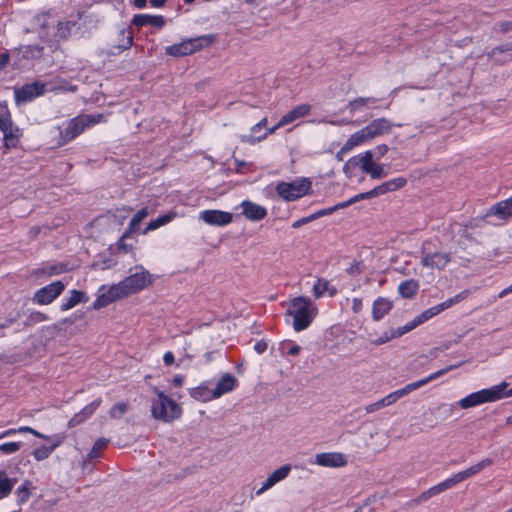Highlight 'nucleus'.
Masks as SVG:
<instances>
[{
  "label": "nucleus",
  "instance_id": "nucleus-1",
  "mask_svg": "<svg viewBox=\"0 0 512 512\" xmlns=\"http://www.w3.org/2000/svg\"><path fill=\"white\" fill-rule=\"evenodd\" d=\"M318 309L308 297L299 296L291 300L287 314L293 318V329L297 332L310 326Z\"/></svg>",
  "mask_w": 512,
  "mask_h": 512
},
{
  "label": "nucleus",
  "instance_id": "nucleus-2",
  "mask_svg": "<svg viewBox=\"0 0 512 512\" xmlns=\"http://www.w3.org/2000/svg\"><path fill=\"white\" fill-rule=\"evenodd\" d=\"M154 392L157 398L151 402L152 417L165 423H171L178 419L182 414L181 407L158 388L155 387Z\"/></svg>",
  "mask_w": 512,
  "mask_h": 512
},
{
  "label": "nucleus",
  "instance_id": "nucleus-3",
  "mask_svg": "<svg viewBox=\"0 0 512 512\" xmlns=\"http://www.w3.org/2000/svg\"><path fill=\"white\" fill-rule=\"evenodd\" d=\"M135 272L117 283L123 297L135 294L153 283V276L142 265L134 267Z\"/></svg>",
  "mask_w": 512,
  "mask_h": 512
},
{
  "label": "nucleus",
  "instance_id": "nucleus-4",
  "mask_svg": "<svg viewBox=\"0 0 512 512\" xmlns=\"http://www.w3.org/2000/svg\"><path fill=\"white\" fill-rule=\"evenodd\" d=\"M508 387V383L501 382L498 385L469 394L459 401L462 409H468L483 403L494 402L502 399V392Z\"/></svg>",
  "mask_w": 512,
  "mask_h": 512
},
{
  "label": "nucleus",
  "instance_id": "nucleus-5",
  "mask_svg": "<svg viewBox=\"0 0 512 512\" xmlns=\"http://www.w3.org/2000/svg\"><path fill=\"white\" fill-rule=\"evenodd\" d=\"M204 43L205 45L210 43L208 36L185 39L178 44L168 46L166 48V53L173 57H183L200 50L204 46Z\"/></svg>",
  "mask_w": 512,
  "mask_h": 512
},
{
  "label": "nucleus",
  "instance_id": "nucleus-6",
  "mask_svg": "<svg viewBox=\"0 0 512 512\" xmlns=\"http://www.w3.org/2000/svg\"><path fill=\"white\" fill-rule=\"evenodd\" d=\"M311 182L308 179L293 182H281L277 185L276 191L280 197L287 201H294L308 193Z\"/></svg>",
  "mask_w": 512,
  "mask_h": 512
},
{
  "label": "nucleus",
  "instance_id": "nucleus-7",
  "mask_svg": "<svg viewBox=\"0 0 512 512\" xmlns=\"http://www.w3.org/2000/svg\"><path fill=\"white\" fill-rule=\"evenodd\" d=\"M351 161H355V164L360 166V169L370 175L373 179H381L386 177L387 173L384 170L383 165L378 164L374 161V153L371 150L365 151L363 154L359 155L356 158H352L345 166V168L351 163Z\"/></svg>",
  "mask_w": 512,
  "mask_h": 512
},
{
  "label": "nucleus",
  "instance_id": "nucleus-8",
  "mask_svg": "<svg viewBox=\"0 0 512 512\" xmlns=\"http://www.w3.org/2000/svg\"><path fill=\"white\" fill-rule=\"evenodd\" d=\"M45 90L46 83L41 81H35L33 83L23 85L22 87L15 89V101L17 104L27 103L36 97L43 95Z\"/></svg>",
  "mask_w": 512,
  "mask_h": 512
},
{
  "label": "nucleus",
  "instance_id": "nucleus-9",
  "mask_svg": "<svg viewBox=\"0 0 512 512\" xmlns=\"http://www.w3.org/2000/svg\"><path fill=\"white\" fill-rule=\"evenodd\" d=\"M65 289L62 281H56L36 291L33 301L40 305L53 302Z\"/></svg>",
  "mask_w": 512,
  "mask_h": 512
},
{
  "label": "nucleus",
  "instance_id": "nucleus-10",
  "mask_svg": "<svg viewBox=\"0 0 512 512\" xmlns=\"http://www.w3.org/2000/svg\"><path fill=\"white\" fill-rule=\"evenodd\" d=\"M451 259V254L447 252H423L420 263L426 268L443 270L451 262Z\"/></svg>",
  "mask_w": 512,
  "mask_h": 512
},
{
  "label": "nucleus",
  "instance_id": "nucleus-11",
  "mask_svg": "<svg viewBox=\"0 0 512 512\" xmlns=\"http://www.w3.org/2000/svg\"><path fill=\"white\" fill-rule=\"evenodd\" d=\"M133 43L132 32L127 29H120L118 31V39L112 40L108 45L106 53L108 55H119L124 50L129 49Z\"/></svg>",
  "mask_w": 512,
  "mask_h": 512
},
{
  "label": "nucleus",
  "instance_id": "nucleus-12",
  "mask_svg": "<svg viewBox=\"0 0 512 512\" xmlns=\"http://www.w3.org/2000/svg\"><path fill=\"white\" fill-rule=\"evenodd\" d=\"M199 219L210 226H226L232 222L233 215L221 210H204L200 212Z\"/></svg>",
  "mask_w": 512,
  "mask_h": 512
},
{
  "label": "nucleus",
  "instance_id": "nucleus-13",
  "mask_svg": "<svg viewBox=\"0 0 512 512\" xmlns=\"http://www.w3.org/2000/svg\"><path fill=\"white\" fill-rule=\"evenodd\" d=\"M105 289V286H102L99 290V295L97 296L96 300L93 302V309L99 310L103 307L108 306L112 302L123 299V295L121 294V291L118 290L117 284H114L110 286L106 291L101 292Z\"/></svg>",
  "mask_w": 512,
  "mask_h": 512
},
{
  "label": "nucleus",
  "instance_id": "nucleus-14",
  "mask_svg": "<svg viewBox=\"0 0 512 512\" xmlns=\"http://www.w3.org/2000/svg\"><path fill=\"white\" fill-rule=\"evenodd\" d=\"M392 127L393 124L387 118H377L363 128L371 141L376 137L389 134L392 131Z\"/></svg>",
  "mask_w": 512,
  "mask_h": 512
},
{
  "label": "nucleus",
  "instance_id": "nucleus-15",
  "mask_svg": "<svg viewBox=\"0 0 512 512\" xmlns=\"http://www.w3.org/2000/svg\"><path fill=\"white\" fill-rule=\"evenodd\" d=\"M315 463L323 467H342L347 464L346 456L339 452L319 453L315 456Z\"/></svg>",
  "mask_w": 512,
  "mask_h": 512
},
{
  "label": "nucleus",
  "instance_id": "nucleus-16",
  "mask_svg": "<svg viewBox=\"0 0 512 512\" xmlns=\"http://www.w3.org/2000/svg\"><path fill=\"white\" fill-rule=\"evenodd\" d=\"M87 127L82 115L71 119L60 135L63 143H67L80 135Z\"/></svg>",
  "mask_w": 512,
  "mask_h": 512
},
{
  "label": "nucleus",
  "instance_id": "nucleus-17",
  "mask_svg": "<svg viewBox=\"0 0 512 512\" xmlns=\"http://www.w3.org/2000/svg\"><path fill=\"white\" fill-rule=\"evenodd\" d=\"M237 379L230 373L224 374L216 383L215 388L212 390V397L214 399L220 398L222 395L229 393L237 386Z\"/></svg>",
  "mask_w": 512,
  "mask_h": 512
},
{
  "label": "nucleus",
  "instance_id": "nucleus-18",
  "mask_svg": "<svg viewBox=\"0 0 512 512\" xmlns=\"http://www.w3.org/2000/svg\"><path fill=\"white\" fill-rule=\"evenodd\" d=\"M3 132L4 146L6 149L15 148L18 145L21 137L20 129L15 126L10 119L3 127L0 128Z\"/></svg>",
  "mask_w": 512,
  "mask_h": 512
},
{
  "label": "nucleus",
  "instance_id": "nucleus-19",
  "mask_svg": "<svg viewBox=\"0 0 512 512\" xmlns=\"http://www.w3.org/2000/svg\"><path fill=\"white\" fill-rule=\"evenodd\" d=\"M241 207L243 215L250 221H260L267 215L265 207L248 200L243 201Z\"/></svg>",
  "mask_w": 512,
  "mask_h": 512
},
{
  "label": "nucleus",
  "instance_id": "nucleus-20",
  "mask_svg": "<svg viewBox=\"0 0 512 512\" xmlns=\"http://www.w3.org/2000/svg\"><path fill=\"white\" fill-rule=\"evenodd\" d=\"M492 463H493L492 459L485 458V459L479 461L478 463L472 465L471 467L456 473L455 475L452 476V478L455 481V484H458V483L464 481L465 479H468V478L480 473L486 467L491 466Z\"/></svg>",
  "mask_w": 512,
  "mask_h": 512
},
{
  "label": "nucleus",
  "instance_id": "nucleus-21",
  "mask_svg": "<svg viewBox=\"0 0 512 512\" xmlns=\"http://www.w3.org/2000/svg\"><path fill=\"white\" fill-rule=\"evenodd\" d=\"M407 183V180L404 177H398L389 181H386L382 183L381 185L373 188L370 190V194H372L373 197H377L383 194H386L391 191L398 190L405 186Z\"/></svg>",
  "mask_w": 512,
  "mask_h": 512
},
{
  "label": "nucleus",
  "instance_id": "nucleus-22",
  "mask_svg": "<svg viewBox=\"0 0 512 512\" xmlns=\"http://www.w3.org/2000/svg\"><path fill=\"white\" fill-rule=\"evenodd\" d=\"M311 105L300 104L284 114L280 119V125H287L310 114Z\"/></svg>",
  "mask_w": 512,
  "mask_h": 512
},
{
  "label": "nucleus",
  "instance_id": "nucleus-23",
  "mask_svg": "<svg viewBox=\"0 0 512 512\" xmlns=\"http://www.w3.org/2000/svg\"><path fill=\"white\" fill-rule=\"evenodd\" d=\"M132 23L139 27L151 25L162 28L165 25V19L160 15L137 14L133 17Z\"/></svg>",
  "mask_w": 512,
  "mask_h": 512
},
{
  "label": "nucleus",
  "instance_id": "nucleus-24",
  "mask_svg": "<svg viewBox=\"0 0 512 512\" xmlns=\"http://www.w3.org/2000/svg\"><path fill=\"white\" fill-rule=\"evenodd\" d=\"M393 307V302L387 298L379 297L373 302L372 306V317L375 321H379L382 319L386 314L389 313V311Z\"/></svg>",
  "mask_w": 512,
  "mask_h": 512
},
{
  "label": "nucleus",
  "instance_id": "nucleus-25",
  "mask_svg": "<svg viewBox=\"0 0 512 512\" xmlns=\"http://www.w3.org/2000/svg\"><path fill=\"white\" fill-rule=\"evenodd\" d=\"M488 215H495L501 219L512 217V196L493 205L490 208Z\"/></svg>",
  "mask_w": 512,
  "mask_h": 512
},
{
  "label": "nucleus",
  "instance_id": "nucleus-26",
  "mask_svg": "<svg viewBox=\"0 0 512 512\" xmlns=\"http://www.w3.org/2000/svg\"><path fill=\"white\" fill-rule=\"evenodd\" d=\"M369 138L367 136V133L365 132V129L362 128L359 131L353 133L347 141L344 143V145L341 147V152H349L356 146L362 145L366 142H369Z\"/></svg>",
  "mask_w": 512,
  "mask_h": 512
},
{
  "label": "nucleus",
  "instance_id": "nucleus-27",
  "mask_svg": "<svg viewBox=\"0 0 512 512\" xmlns=\"http://www.w3.org/2000/svg\"><path fill=\"white\" fill-rule=\"evenodd\" d=\"M89 297L82 291L72 290L70 296L65 298L61 304V310L67 311L79 303H86Z\"/></svg>",
  "mask_w": 512,
  "mask_h": 512
},
{
  "label": "nucleus",
  "instance_id": "nucleus-28",
  "mask_svg": "<svg viewBox=\"0 0 512 512\" xmlns=\"http://www.w3.org/2000/svg\"><path fill=\"white\" fill-rule=\"evenodd\" d=\"M100 403H101V400L96 399L93 402H91L90 404H88L87 406H85L80 413L76 414L69 421V425L70 426L78 425L81 422H83L84 420H86L87 418H89L99 407Z\"/></svg>",
  "mask_w": 512,
  "mask_h": 512
},
{
  "label": "nucleus",
  "instance_id": "nucleus-29",
  "mask_svg": "<svg viewBox=\"0 0 512 512\" xmlns=\"http://www.w3.org/2000/svg\"><path fill=\"white\" fill-rule=\"evenodd\" d=\"M35 489L32 481L24 480L22 484L16 489L15 496L18 505L25 504L32 495V491Z\"/></svg>",
  "mask_w": 512,
  "mask_h": 512
},
{
  "label": "nucleus",
  "instance_id": "nucleus-30",
  "mask_svg": "<svg viewBox=\"0 0 512 512\" xmlns=\"http://www.w3.org/2000/svg\"><path fill=\"white\" fill-rule=\"evenodd\" d=\"M313 295L315 298H321L326 292L329 296H334L337 293V289L330 285L329 281L323 278H319L313 286Z\"/></svg>",
  "mask_w": 512,
  "mask_h": 512
},
{
  "label": "nucleus",
  "instance_id": "nucleus-31",
  "mask_svg": "<svg viewBox=\"0 0 512 512\" xmlns=\"http://www.w3.org/2000/svg\"><path fill=\"white\" fill-rule=\"evenodd\" d=\"M178 214L174 211H170L167 214L161 215L157 217L156 219L151 220L148 225L146 226L144 230V234H146L149 231H153L155 229H158L161 226H164L168 223H170L172 220L177 218Z\"/></svg>",
  "mask_w": 512,
  "mask_h": 512
},
{
  "label": "nucleus",
  "instance_id": "nucleus-32",
  "mask_svg": "<svg viewBox=\"0 0 512 512\" xmlns=\"http://www.w3.org/2000/svg\"><path fill=\"white\" fill-rule=\"evenodd\" d=\"M16 482V478H10L5 471L0 470V500L11 493Z\"/></svg>",
  "mask_w": 512,
  "mask_h": 512
},
{
  "label": "nucleus",
  "instance_id": "nucleus-33",
  "mask_svg": "<svg viewBox=\"0 0 512 512\" xmlns=\"http://www.w3.org/2000/svg\"><path fill=\"white\" fill-rule=\"evenodd\" d=\"M44 48L39 45L21 46L17 50V54H21L24 59H37L43 55Z\"/></svg>",
  "mask_w": 512,
  "mask_h": 512
},
{
  "label": "nucleus",
  "instance_id": "nucleus-34",
  "mask_svg": "<svg viewBox=\"0 0 512 512\" xmlns=\"http://www.w3.org/2000/svg\"><path fill=\"white\" fill-rule=\"evenodd\" d=\"M416 389H417V385L413 384V383H410V384L406 385L405 387H403L401 389H398L396 391L391 392L390 394H388L384 398H385L386 403L388 404V406H390L393 403H395L398 399L408 395L410 392H412V391H414Z\"/></svg>",
  "mask_w": 512,
  "mask_h": 512
},
{
  "label": "nucleus",
  "instance_id": "nucleus-35",
  "mask_svg": "<svg viewBox=\"0 0 512 512\" xmlns=\"http://www.w3.org/2000/svg\"><path fill=\"white\" fill-rule=\"evenodd\" d=\"M418 288H419V285H418L417 281L407 280V281L402 282L399 285L398 291H399L400 295L403 296L404 298H412L417 293Z\"/></svg>",
  "mask_w": 512,
  "mask_h": 512
},
{
  "label": "nucleus",
  "instance_id": "nucleus-36",
  "mask_svg": "<svg viewBox=\"0 0 512 512\" xmlns=\"http://www.w3.org/2000/svg\"><path fill=\"white\" fill-rule=\"evenodd\" d=\"M149 215L148 208L144 207L140 209L131 219L126 236H131L138 228L140 223Z\"/></svg>",
  "mask_w": 512,
  "mask_h": 512
},
{
  "label": "nucleus",
  "instance_id": "nucleus-37",
  "mask_svg": "<svg viewBox=\"0 0 512 512\" xmlns=\"http://www.w3.org/2000/svg\"><path fill=\"white\" fill-rule=\"evenodd\" d=\"M284 125H280V121L273 127L269 128L267 132H265L263 135L255 137L254 135H241L240 139L243 143H249L251 145H254L257 142H260L264 140L268 134H273L278 130L279 128L283 127Z\"/></svg>",
  "mask_w": 512,
  "mask_h": 512
},
{
  "label": "nucleus",
  "instance_id": "nucleus-38",
  "mask_svg": "<svg viewBox=\"0 0 512 512\" xmlns=\"http://www.w3.org/2000/svg\"><path fill=\"white\" fill-rule=\"evenodd\" d=\"M191 396L193 398H195L196 400L203 401V402H206V401H209L211 399H214L212 397V390H210L208 388V386L205 385V384H202V385L194 388L191 391Z\"/></svg>",
  "mask_w": 512,
  "mask_h": 512
},
{
  "label": "nucleus",
  "instance_id": "nucleus-39",
  "mask_svg": "<svg viewBox=\"0 0 512 512\" xmlns=\"http://www.w3.org/2000/svg\"><path fill=\"white\" fill-rule=\"evenodd\" d=\"M462 363H458V364H454V365H450L444 369H441V370H438L437 372L435 373H432L431 375H429L428 377L422 379V380H419V381H416V382H413V384H416L417 385V389L420 388L421 386L435 380L436 378L444 375L445 373L459 367Z\"/></svg>",
  "mask_w": 512,
  "mask_h": 512
},
{
  "label": "nucleus",
  "instance_id": "nucleus-40",
  "mask_svg": "<svg viewBox=\"0 0 512 512\" xmlns=\"http://www.w3.org/2000/svg\"><path fill=\"white\" fill-rule=\"evenodd\" d=\"M376 102V99L373 97H359L356 98L348 103L347 108L351 113H354L355 111L369 105L374 104Z\"/></svg>",
  "mask_w": 512,
  "mask_h": 512
},
{
  "label": "nucleus",
  "instance_id": "nucleus-41",
  "mask_svg": "<svg viewBox=\"0 0 512 512\" xmlns=\"http://www.w3.org/2000/svg\"><path fill=\"white\" fill-rule=\"evenodd\" d=\"M16 433H31L36 437L43 438V439H49L48 436H46L28 426H22V427H19L18 429H8V430L4 431L3 433H1L0 436L5 438L7 436H11Z\"/></svg>",
  "mask_w": 512,
  "mask_h": 512
},
{
  "label": "nucleus",
  "instance_id": "nucleus-42",
  "mask_svg": "<svg viewBox=\"0 0 512 512\" xmlns=\"http://www.w3.org/2000/svg\"><path fill=\"white\" fill-rule=\"evenodd\" d=\"M74 21H60L57 25V36L62 39L66 40L71 34L72 28L75 26Z\"/></svg>",
  "mask_w": 512,
  "mask_h": 512
},
{
  "label": "nucleus",
  "instance_id": "nucleus-43",
  "mask_svg": "<svg viewBox=\"0 0 512 512\" xmlns=\"http://www.w3.org/2000/svg\"><path fill=\"white\" fill-rule=\"evenodd\" d=\"M455 485H456L455 481L451 477V478H448L445 481L429 488L428 491H429L430 496L434 497V496L442 493L443 491L452 488Z\"/></svg>",
  "mask_w": 512,
  "mask_h": 512
},
{
  "label": "nucleus",
  "instance_id": "nucleus-44",
  "mask_svg": "<svg viewBox=\"0 0 512 512\" xmlns=\"http://www.w3.org/2000/svg\"><path fill=\"white\" fill-rule=\"evenodd\" d=\"M290 465H283L272 472L268 477L276 485L278 482L284 480L290 473Z\"/></svg>",
  "mask_w": 512,
  "mask_h": 512
},
{
  "label": "nucleus",
  "instance_id": "nucleus-45",
  "mask_svg": "<svg viewBox=\"0 0 512 512\" xmlns=\"http://www.w3.org/2000/svg\"><path fill=\"white\" fill-rule=\"evenodd\" d=\"M60 442H54L51 447L42 446L34 450L33 456L36 460L41 461L49 457L52 451L59 446Z\"/></svg>",
  "mask_w": 512,
  "mask_h": 512
},
{
  "label": "nucleus",
  "instance_id": "nucleus-46",
  "mask_svg": "<svg viewBox=\"0 0 512 512\" xmlns=\"http://www.w3.org/2000/svg\"><path fill=\"white\" fill-rule=\"evenodd\" d=\"M470 294V291L469 290H463L462 292H460L459 294H457L456 296L440 303V309H442L443 311L452 307L453 305L457 304V303H460L461 301H463L464 299H466Z\"/></svg>",
  "mask_w": 512,
  "mask_h": 512
},
{
  "label": "nucleus",
  "instance_id": "nucleus-47",
  "mask_svg": "<svg viewBox=\"0 0 512 512\" xmlns=\"http://www.w3.org/2000/svg\"><path fill=\"white\" fill-rule=\"evenodd\" d=\"M4 437L0 436V451L4 454H13L17 452L20 447V442H5Z\"/></svg>",
  "mask_w": 512,
  "mask_h": 512
},
{
  "label": "nucleus",
  "instance_id": "nucleus-48",
  "mask_svg": "<svg viewBox=\"0 0 512 512\" xmlns=\"http://www.w3.org/2000/svg\"><path fill=\"white\" fill-rule=\"evenodd\" d=\"M108 444V440L104 439V438H101V439H98L92 449L89 451L88 453V457L90 459H93V458H97L99 455H100V452L106 448Z\"/></svg>",
  "mask_w": 512,
  "mask_h": 512
},
{
  "label": "nucleus",
  "instance_id": "nucleus-49",
  "mask_svg": "<svg viewBox=\"0 0 512 512\" xmlns=\"http://www.w3.org/2000/svg\"><path fill=\"white\" fill-rule=\"evenodd\" d=\"M128 410V404L125 402L116 403L110 410L109 414L112 418H119Z\"/></svg>",
  "mask_w": 512,
  "mask_h": 512
},
{
  "label": "nucleus",
  "instance_id": "nucleus-50",
  "mask_svg": "<svg viewBox=\"0 0 512 512\" xmlns=\"http://www.w3.org/2000/svg\"><path fill=\"white\" fill-rule=\"evenodd\" d=\"M512 50V42H509V43H505V44H502V45H499V46H496L494 47L489 53H488V57L489 58H495L497 55L501 54V53H504V52H508V51H511Z\"/></svg>",
  "mask_w": 512,
  "mask_h": 512
},
{
  "label": "nucleus",
  "instance_id": "nucleus-51",
  "mask_svg": "<svg viewBox=\"0 0 512 512\" xmlns=\"http://www.w3.org/2000/svg\"><path fill=\"white\" fill-rule=\"evenodd\" d=\"M11 119L10 111L6 104L0 103V128Z\"/></svg>",
  "mask_w": 512,
  "mask_h": 512
},
{
  "label": "nucleus",
  "instance_id": "nucleus-52",
  "mask_svg": "<svg viewBox=\"0 0 512 512\" xmlns=\"http://www.w3.org/2000/svg\"><path fill=\"white\" fill-rule=\"evenodd\" d=\"M87 127H90L94 124L100 123L103 120L102 114L95 115H82Z\"/></svg>",
  "mask_w": 512,
  "mask_h": 512
},
{
  "label": "nucleus",
  "instance_id": "nucleus-53",
  "mask_svg": "<svg viewBox=\"0 0 512 512\" xmlns=\"http://www.w3.org/2000/svg\"><path fill=\"white\" fill-rule=\"evenodd\" d=\"M443 310L440 309V304L434 306V307H431L427 310H425L424 312H422V317L425 319V320H428L436 315H438L439 313H441Z\"/></svg>",
  "mask_w": 512,
  "mask_h": 512
},
{
  "label": "nucleus",
  "instance_id": "nucleus-54",
  "mask_svg": "<svg viewBox=\"0 0 512 512\" xmlns=\"http://www.w3.org/2000/svg\"><path fill=\"white\" fill-rule=\"evenodd\" d=\"M130 236H126V232L122 235V237L118 241V248L120 250H123L124 252H129L133 249V246L131 244L126 243V239Z\"/></svg>",
  "mask_w": 512,
  "mask_h": 512
},
{
  "label": "nucleus",
  "instance_id": "nucleus-55",
  "mask_svg": "<svg viewBox=\"0 0 512 512\" xmlns=\"http://www.w3.org/2000/svg\"><path fill=\"white\" fill-rule=\"evenodd\" d=\"M370 198H373L372 194H370V191L360 193V194H357L354 197L350 198L349 200H347V204L352 205L360 200L370 199Z\"/></svg>",
  "mask_w": 512,
  "mask_h": 512
},
{
  "label": "nucleus",
  "instance_id": "nucleus-56",
  "mask_svg": "<svg viewBox=\"0 0 512 512\" xmlns=\"http://www.w3.org/2000/svg\"><path fill=\"white\" fill-rule=\"evenodd\" d=\"M47 320V316L41 312H33L28 318L29 323H39Z\"/></svg>",
  "mask_w": 512,
  "mask_h": 512
},
{
  "label": "nucleus",
  "instance_id": "nucleus-57",
  "mask_svg": "<svg viewBox=\"0 0 512 512\" xmlns=\"http://www.w3.org/2000/svg\"><path fill=\"white\" fill-rule=\"evenodd\" d=\"M275 484L272 482V480L268 477L266 479L265 482H263L261 488H259L257 491H256V495L257 496H260L261 494H263L264 492H266L267 490H269L270 488H272Z\"/></svg>",
  "mask_w": 512,
  "mask_h": 512
},
{
  "label": "nucleus",
  "instance_id": "nucleus-58",
  "mask_svg": "<svg viewBox=\"0 0 512 512\" xmlns=\"http://www.w3.org/2000/svg\"><path fill=\"white\" fill-rule=\"evenodd\" d=\"M48 16V14L43 13L35 16L34 20L41 28H45L47 26Z\"/></svg>",
  "mask_w": 512,
  "mask_h": 512
},
{
  "label": "nucleus",
  "instance_id": "nucleus-59",
  "mask_svg": "<svg viewBox=\"0 0 512 512\" xmlns=\"http://www.w3.org/2000/svg\"><path fill=\"white\" fill-rule=\"evenodd\" d=\"M394 337H397L395 332L391 333L390 335L385 334V335L381 336L380 338L374 340L373 343L375 345H382V344L388 342L389 340H391Z\"/></svg>",
  "mask_w": 512,
  "mask_h": 512
},
{
  "label": "nucleus",
  "instance_id": "nucleus-60",
  "mask_svg": "<svg viewBox=\"0 0 512 512\" xmlns=\"http://www.w3.org/2000/svg\"><path fill=\"white\" fill-rule=\"evenodd\" d=\"M413 329H414V325H412L411 322H410V323H408V324H406V325H404L402 327H399L395 331V334H396L397 337H399V336H402L403 334H405V333H407V332H409V331H411Z\"/></svg>",
  "mask_w": 512,
  "mask_h": 512
},
{
  "label": "nucleus",
  "instance_id": "nucleus-61",
  "mask_svg": "<svg viewBox=\"0 0 512 512\" xmlns=\"http://www.w3.org/2000/svg\"><path fill=\"white\" fill-rule=\"evenodd\" d=\"M389 148L386 144L378 145L375 148V153L377 154L376 159L379 160L382 156H384L388 152Z\"/></svg>",
  "mask_w": 512,
  "mask_h": 512
},
{
  "label": "nucleus",
  "instance_id": "nucleus-62",
  "mask_svg": "<svg viewBox=\"0 0 512 512\" xmlns=\"http://www.w3.org/2000/svg\"><path fill=\"white\" fill-rule=\"evenodd\" d=\"M267 346L268 345H267V343L264 340H260V341L256 342V344L254 345V350L258 354H262L263 352L266 351Z\"/></svg>",
  "mask_w": 512,
  "mask_h": 512
},
{
  "label": "nucleus",
  "instance_id": "nucleus-63",
  "mask_svg": "<svg viewBox=\"0 0 512 512\" xmlns=\"http://www.w3.org/2000/svg\"><path fill=\"white\" fill-rule=\"evenodd\" d=\"M266 125H267V118H263L260 122H258L257 124H255L251 128V134L250 135H253V134L257 133L259 130H261L262 128L266 127Z\"/></svg>",
  "mask_w": 512,
  "mask_h": 512
},
{
  "label": "nucleus",
  "instance_id": "nucleus-64",
  "mask_svg": "<svg viewBox=\"0 0 512 512\" xmlns=\"http://www.w3.org/2000/svg\"><path fill=\"white\" fill-rule=\"evenodd\" d=\"M352 310L354 313H359L362 310V300L360 298L352 300Z\"/></svg>",
  "mask_w": 512,
  "mask_h": 512
}]
</instances>
